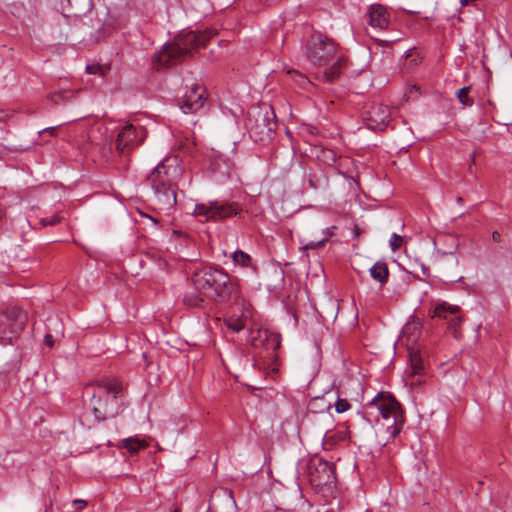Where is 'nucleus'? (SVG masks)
<instances>
[{"label": "nucleus", "instance_id": "obj_25", "mask_svg": "<svg viewBox=\"0 0 512 512\" xmlns=\"http://www.w3.org/2000/svg\"><path fill=\"white\" fill-rule=\"evenodd\" d=\"M346 438V433L344 431L342 432H327L325 434V441L330 442L332 444L336 443L337 441L344 440Z\"/></svg>", "mask_w": 512, "mask_h": 512}, {"label": "nucleus", "instance_id": "obj_23", "mask_svg": "<svg viewBox=\"0 0 512 512\" xmlns=\"http://www.w3.org/2000/svg\"><path fill=\"white\" fill-rule=\"evenodd\" d=\"M470 89H471L470 86L463 87V88L459 89L456 93L458 100L460 101V103L463 106L470 107L473 105V99L468 96Z\"/></svg>", "mask_w": 512, "mask_h": 512}, {"label": "nucleus", "instance_id": "obj_39", "mask_svg": "<svg viewBox=\"0 0 512 512\" xmlns=\"http://www.w3.org/2000/svg\"><path fill=\"white\" fill-rule=\"evenodd\" d=\"M144 217H146L147 219H149L154 225H157V220L154 219L153 217L151 216H148L146 214H142Z\"/></svg>", "mask_w": 512, "mask_h": 512}, {"label": "nucleus", "instance_id": "obj_26", "mask_svg": "<svg viewBox=\"0 0 512 512\" xmlns=\"http://www.w3.org/2000/svg\"><path fill=\"white\" fill-rule=\"evenodd\" d=\"M403 243V237L396 234V233H393L391 235V238H390V241H389V245H390V248L393 252H395L396 250H398L401 245Z\"/></svg>", "mask_w": 512, "mask_h": 512}, {"label": "nucleus", "instance_id": "obj_30", "mask_svg": "<svg viewBox=\"0 0 512 512\" xmlns=\"http://www.w3.org/2000/svg\"><path fill=\"white\" fill-rule=\"evenodd\" d=\"M60 221V217L57 216V215H53V216H50V217H44L40 220V224L42 226H53V225H56L57 223H59Z\"/></svg>", "mask_w": 512, "mask_h": 512}, {"label": "nucleus", "instance_id": "obj_2", "mask_svg": "<svg viewBox=\"0 0 512 512\" xmlns=\"http://www.w3.org/2000/svg\"><path fill=\"white\" fill-rule=\"evenodd\" d=\"M217 35V30L209 28L204 31H183L173 42L163 46L161 51L153 58L156 69L175 65L192 54L194 50L202 48L207 41Z\"/></svg>", "mask_w": 512, "mask_h": 512}, {"label": "nucleus", "instance_id": "obj_3", "mask_svg": "<svg viewBox=\"0 0 512 512\" xmlns=\"http://www.w3.org/2000/svg\"><path fill=\"white\" fill-rule=\"evenodd\" d=\"M89 386L93 388L90 405L97 421L114 418L124 411V386L121 381L116 378H103Z\"/></svg>", "mask_w": 512, "mask_h": 512}, {"label": "nucleus", "instance_id": "obj_18", "mask_svg": "<svg viewBox=\"0 0 512 512\" xmlns=\"http://www.w3.org/2000/svg\"><path fill=\"white\" fill-rule=\"evenodd\" d=\"M212 167L216 172L230 177L234 169V164L229 158L219 155L213 159Z\"/></svg>", "mask_w": 512, "mask_h": 512}, {"label": "nucleus", "instance_id": "obj_15", "mask_svg": "<svg viewBox=\"0 0 512 512\" xmlns=\"http://www.w3.org/2000/svg\"><path fill=\"white\" fill-rule=\"evenodd\" d=\"M368 24L380 30L388 28L390 24V12L388 9L381 4H373L369 7L368 12Z\"/></svg>", "mask_w": 512, "mask_h": 512}, {"label": "nucleus", "instance_id": "obj_22", "mask_svg": "<svg viewBox=\"0 0 512 512\" xmlns=\"http://www.w3.org/2000/svg\"><path fill=\"white\" fill-rule=\"evenodd\" d=\"M410 362H411V365H410L411 376L421 377L424 372V369H425L422 359L417 354H414V355L410 356ZM416 383L421 384L422 380L420 378H417L412 382V384H416Z\"/></svg>", "mask_w": 512, "mask_h": 512}, {"label": "nucleus", "instance_id": "obj_7", "mask_svg": "<svg viewBox=\"0 0 512 512\" xmlns=\"http://www.w3.org/2000/svg\"><path fill=\"white\" fill-rule=\"evenodd\" d=\"M27 314L16 306L0 313V345H11L18 338L27 322Z\"/></svg>", "mask_w": 512, "mask_h": 512}, {"label": "nucleus", "instance_id": "obj_17", "mask_svg": "<svg viewBox=\"0 0 512 512\" xmlns=\"http://www.w3.org/2000/svg\"><path fill=\"white\" fill-rule=\"evenodd\" d=\"M370 276L379 283L380 286H384L388 282L389 269L385 261H377L369 269Z\"/></svg>", "mask_w": 512, "mask_h": 512}, {"label": "nucleus", "instance_id": "obj_13", "mask_svg": "<svg viewBox=\"0 0 512 512\" xmlns=\"http://www.w3.org/2000/svg\"><path fill=\"white\" fill-rule=\"evenodd\" d=\"M206 102V90L197 83L192 84L185 92L181 100H179V107L183 113H196Z\"/></svg>", "mask_w": 512, "mask_h": 512}, {"label": "nucleus", "instance_id": "obj_37", "mask_svg": "<svg viewBox=\"0 0 512 512\" xmlns=\"http://www.w3.org/2000/svg\"><path fill=\"white\" fill-rule=\"evenodd\" d=\"M303 130H305L307 133H309L311 135H315L318 132L317 128L312 127V126H305V127H303Z\"/></svg>", "mask_w": 512, "mask_h": 512}, {"label": "nucleus", "instance_id": "obj_27", "mask_svg": "<svg viewBox=\"0 0 512 512\" xmlns=\"http://www.w3.org/2000/svg\"><path fill=\"white\" fill-rule=\"evenodd\" d=\"M227 326L233 332H239L244 328V322L241 319H229Z\"/></svg>", "mask_w": 512, "mask_h": 512}, {"label": "nucleus", "instance_id": "obj_31", "mask_svg": "<svg viewBox=\"0 0 512 512\" xmlns=\"http://www.w3.org/2000/svg\"><path fill=\"white\" fill-rule=\"evenodd\" d=\"M326 243H327V238H322L321 240H318V241H310L309 243L306 244L305 248L306 249H319V248L323 247Z\"/></svg>", "mask_w": 512, "mask_h": 512}, {"label": "nucleus", "instance_id": "obj_19", "mask_svg": "<svg viewBox=\"0 0 512 512\" xmlns=\"http://www.w3.org/2000/svg\"><path fill=\"white\" fill-rule=\"evenodd\" d=\"M148 443L138 437H129L121 441V447L126 449L130 455H136L141 449H145Z\"/></svg>", "mask_w": 512, "mask_h": 512}, {"label": "nucleus", "instance_id": "obj_9", "mask_svg": "<svg viewBox=\"0 0 512 512\" xmlns=\"http://www.w3.org/2000/svg\"><path fill=\"white\" fill-rule=\"evenodd\" d=\"M274 118V111L271 108H266L257 111L254 122L249 120V133L254 141L264 142L272 139L276 129Z\"/></svg>", "mask_w": 512, "mask_h": 512}, {"label": "nucleus", "instance_id": "obj_28", "mask_svg": "<svg viewBox=\"0 0 512 512\" xmlns=\"http://www.w3.org/2000/svg\"><path fill=\"white\" fill-rule=\"evenodd\" d=\"M67 98L68 95L66 92H55L50 96L51 101L56 105L64 103Z\"/></svg>", "mask_w": 512, "mask_h": 512}, {"label": "nucleus", "instance_id": "obj_12", "mask_svg": "<svg viewBox=\"0 0 512 512\" xmlns=\"http://www.w3.org/2000/svg\"><path fill=\"white\" fill-rule=\"evenodd\" d=\"M309 477L311 484L316 487L332 486L336 480L334 466L319 459L309 467Z\"/></svg>", "mask_w": 512, "mask_h": 512}, {"label": "nucleus", "instance_id": "obj_38", "mask_svg": "<svg viewBox=\"0 0 512 512\" xmlns=\"http://www.w3.org/2000/svg\"><path fill=\"white\" fill-rule=\"evenodd\" d=\"M492 238H493V240H494L495 242H500V240H501V235H500V233H499V232L494 231V232L492 233Z\"/></svg>", "mask_w": 512, "mask_h": 512}, {"label": "nucleus", "instance_id": "obj_33", "mask_svg": "<svg viewBox=\"0 0 512 512\" xmlns=\"http://www.w3.org/2000/svg\"><path fill=\"white\" fill-rule=\"evenodd\" d=\"M72 505L75 507L76 511H82L85 507H87L88 502L83 499H75L72 501Z\"/></svg>", "mask_w": 512, "mask_h": 512}, {"label": "nucleus", "instance_id": "obj_36", "mask_svg": "<svg viewBox=\"0 0 512 512\" xmlns=\"http://www.w3.org/2000/svg\"><path fill=\"white\" fill-rule=\"evenodd\" d=\"M44 342L47 346L52 347L53 346V337L51 334H46L44 338Z\"/></svg>", "mask_w": 512, "mask_h": 512}, {"label": "nucleus", "instance_id": "obj_44", "mask_svg": "<svg viewBox=\"0 0 512 512\" xmlns=\"http://www.w3.org/2000/svg\"><path fill=\"white\" fill-rule=\"evenodd\" d=\"M172 512H180V510H179V509H175V510H174V511H172Z\"/></svg>", "mask_w": 512, "mask_h": 512}, {"label": "nucleus", "instance_id": "obj_32", "mask_svg": "<svg viewBox=\"0 0 512 512\" xmlns=\"http://www.w3.org/2000/svg\"><path fill=\"white\" fill-rule=\"evenodd\" d=\"M327 184V180H325L323 183L318 180V179H315V176H310L309 177V185L311 188L313 189H318V188H321L323 186H325Z\"/></svg>", "mask_w": 512, "mask_h": 512}, {"label": "nucleus", "instance_id": "obj_40", "mask_svg": "<svg viewBox=\"0 0 512 512\" xmlns=\"http://www.w3.org/2000/svg\"><path fill=\"white\" fill-rule=\"evenodd\" d=\"M55 131V127H49V128H45L43 129L42 132H50V133H53Z\"/></svg>", "mask_w": 512, "mask_h": 512}, {"label": "nucleus", "instance_id": "obj_10", "mask_svg": "<svg viewBox=\"0 0 512 512\" xmlns=\"http://www.w3.org/2000/svg\"><path fill=\"white\" fill-rule=\"evenodd\" d=\"M146 138V130L142 126L127 124L123 126L116 137L115 148L120 155L128 154Z\"/></svg>", "mask_w": 512, "mask_h": 512}, {"label": "nucleus", "instance_id": "obj_6", "mask_svg": "<svg viewBox=\"0 0 512 512\" xmlns=\"http://www.w3.org/2000/svg\"><path fill=\"white\" fill-rule=\"evenodd\" d=\"M373 404L377 407L382 416V426L388 434L387 442L394 439L401 431L405 418L400 403L391 395L383 393L378 394L373 399Z\"/></svg>", "mask_w": 512, "mask_h": 512}, {"label": "nucleus", "instance_id": "obj_43", "mask_svg": "<svg viewBox=\"0 0 512 512\" xmlns=\"http://www.w3.org/2000/svg\"><path fill=\"white\" fill-rule=\"evenodd\" d=\"M330 302H331V305H332V306H335V303H334L332 300H330ZM335 309H336V310H338V306H337V305H336V308H335Z\"/></svg>", "mask_w": 512, "mask_h": 512}, {"label": "nucleus", "instance_id": "obj_34", "mask_svg": "<svg viewBox=\"0 0 512 512\" xmlns=\"http://www.w3.org/2000/svg\"><path fill=\"white\" fill-rule=\"evenodd\" d=\"M100 70L99 65H87L86 71L89 74H96Z\"/></svg>", "mask_w": 512, "mask_h": 512}, {"label": "nucleus", "instance_id": "obj_16", "mask_svg": "<svg viewBox=\"0 0 512 512\" xmlns=\"http://www.w3.org/2000/svg\"><path fill=\"white\" fill-rule=\"evenodd\" d=\"M258 337L260 344L267 350L276 351L280 348L281 337L278 333L269 330H260Z\"/></svg>", "mask_w": 512, "mask_h": 512}, {"label": "nucleus", "instance_id": "obj_14", "mask_svg": "<svg viewBox=\"0 0 512 512\" xmlns=\"http://www.w3.org/2000/svg\"><path fill=\"white\" fill-rule=\"evenodd\" d=\"M390 109L383 104H372L363 114L366 126L370 130H384L389 124Z\"/></svg>", "mask_w": 512, "mask_h": 512}, {"label": "nucleus", "instance_id": "obj_21", "mask_svg": "<svg viewBox=\"0 0 512 512\" xmlns=\"http://www.w3.org/2000/svg\"><path fill=\"white\" fill-rule=\"evenodd\" d=\"M204 298L205 296L194 288L193 291L184 294L183 303L190 308H201L205 303Z\"/></svg>", "mask_w": 512, "mask_h": 512}, {"label": "nucleus", "instance_id": "obj_41", "mask_svg": "<svg viewBox=\"0 0 512 512\" xmlns=\"http://www.w3.org/2000/svg\"><path fill=\"white\" fill-rule=\"evenodd\" d=\"M3 215H4V211H3V209L0 207V219L3 217Z\"/></svg>", "mask_w": 512, "mask_h": 512}, {"label": "nucleus", "instance_id": "obj_1", "mask_svg": "<svg viewBox=\"0 0 512 512\" xmlns=\"http://www.w3.org/2000/svg\"><path fill=\"white\" fill-rule=\"evenodd\" d=\"M309 61L319 69V78L334 82L346 65L345 56L335 42L322 34L313 35L307 44Z\"/></svg>", "mask_w": 512, "mask_h": 512}, {"label": "nucleus", "instance_id": "obj_42", "mask_svg": "<svg viewBox=\"0 0 512 512\" xmlns=\"http://www.w3.org/2000/svg\"><path fill=\"white\" fill-rule=\"evenodd\" d=\"M457 202H458V203H462V202H463V199H462L461 197H458V198H457Z\"/></svg>", "mask_w": 512, "mask_h": 512}, {"label": "nucleus", "instance_id": "obj_8", "mask_svg": "<svg viewBox=\"0 0 512 512\" xmlns=\"http://www.w3.org/2000/svg\"><path fill=\"white\" fill-rule=\"evenodd\" d=\"M240 205L236 202L211 200L205 203L195 204L193 214L202 217L205 221L219 222L228 218L239 216Z\"/></svg>", "mask_w": 512, "mask_h": 512}, {"label": "nucleus", "instance_id": "obj_29", "mask_svg": "<svg viewBox=\"0 0 512 512\" xmlns=\"http://www.w3.org/2000/svg\"><path fill=\"white\" fill-rule=\"evenodd\" d=\"M350 407V403L345 399H338L335 403V409L338 413L346 412Z\"/></svg>", "mask_w": 512, "mask_h": 512}, {"label": "nucleus", "instance_id": "obj_20", "mask_svg": "<svg viewBox=\"0 0 512 512\" xmlns=\"http://www.w3.org/2000/svg\"><path fill=\"white\" fill-rule=\"evenodd\" d=\"M232 260L237 266L242 268H251L253 271L257 270V266L253 263L251 256L240 249L233 252Z\"/></svg>", "mask_w": 512, "mask_h": 512}, {"label": "nucleus", "instance_id": "obj_24", "mask_svg": "<svg viewBox=\"0 0 512 512\" xmlns=\"http://www.w3.org/2000/svg\"><path fill=\"white\" fill-rule=\"evenodd\" d=\"M318 157L328 165L334 164L337 160L336 153L330 149H322Z\"/></svg>", "mask_w": 512, "mask_h": 512}, {"label": "nucleus", "instance_id": "obj_35", "mask_svg": "<svg viewBox=\"0 0 512 512\" xmlns=\"http://www.w3.org/2000/svg\"><path fill=\"white\" fill-rule=\"evenodd\" d=\"M335 227L332 226L330 228H327L323 233L325 234V236L323 238H327V241L329 240L330 237H332L334 235V230Z\"/></svg>", "mask_w": 512, "mask_h": 512}, {"label": "nucleus", "instance_id": "obj_11", "mask_svg": "<svg viewBox=\"0 0 512 512\" xmlns=\"http://www.w3.org/2000/svg\"><path fill=\"white\" fill-rule=\"evenodd\" d=\"M460 313L461 309L458 305H452L446 301H442L435 304L432 311V317L446 320L454 337L458 338L460 336L458 327L463 322V318Z\"/></svg>", "mask_w": 512, "mask_h": 512}, {"label": "nucleus", "instance_id": "obj_5", "mask_svg": "<svg viewBox=\"0 0 512 512\" xmlns=\"http://www.w3.org/2000/svg\"><path fill=\"white\" fill-rule=\"evenodd\" d=\"M182 175L177 157H169L160 162L148 175L147 181L152 187L159 204L171 207L176 204V181Z\"/></svg>", "mask_w": 512, "mask_h": 512}, {"label": "nucleus", "instance_id": "obj_4", "mask_svg": "<svg viewBox=\"0 0 512 512\" xmlns=\"http://www.w3.org/2000/svg\"><path fill=\"white\" fill-rule=\"evenodd\" d=\"M190 282L206 298L218 303L229 301L237 290L235 282L221 267H200L192 273Z\"/></svg>", "mask_w": 512, "mask_h": 512}]
</instances>
